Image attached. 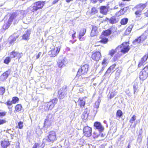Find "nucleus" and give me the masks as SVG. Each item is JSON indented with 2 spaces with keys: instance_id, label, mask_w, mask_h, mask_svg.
I'll return each mask as SVG.
<instances>
[{
  "instance_id": "603ef678",
  "label": "nucleus",
  "mask_w": 148,
  "mask_h": 148,
  "mask_svg": "<svg viewBox=\"0 0 148 148\" xmlns=\"http://www.w3.org/2000/svg\"><path fill=\"white\" fill-rule=\"evenodd\" d=\"M141 11H140L139 10H138L136 11L135 12V14L136 15H140V13Z\"/></svg>"
},
{
  "instance_id": "79ce46f5",
  "label": "nucleus",
  "mask_w": 148,
  "mask_h": 148,
  "mask_svg": "<svg viewBox=\"0 0 148 148\" xmlns=\"http://www.w3.org/2000/svg\"><path fill=\"white\" fill-rule=\"evenodd\" d=\"M136 119V116L135 115H134L133 116L131 119L130 120V122L133 123L134 121H135Z\"/></svg>"
},
{
  "instance_id": "774afa93",
  "label": "nucleus",
  "mask_w": 148,
  "mask_h": 148,
  "mask_svg": "<svg viewBox=\"0 0 148 148\" xmlns=\"http://www.w3.org/2000/svg\"><path fill=\"white\" fill-rule=\"evenodd\" d=\"M123 1H130V0H122Z\"/></svg>"
},
{
  "instance_id": "4468645a",
  "label": "nucleus",
  "mask_w": 148,
  "mask_h": 148,
  "mask_svg": "<svg viewBox=\"0 0 148 148\" xmlns=\"http://www.w3.org/2000/svg\"><path fill=\"white\" fill-rule=\"evenodd\" d=\"M58 99L55 98L48 103L47 106H49V109L51 110L54 107L55 105L57 103Z\"/></svg>"
},
{
  "instance_id": "ea45409f",
  "label": "nucleus",
  "mask_w": 148,
  "mask_h": 148,
  "mask_svg": "<svg viewBox=\"0 0 148 148\" xmlns=\"http://www.w3.org/2000/svg\"><path fill=\"white\" fill-rule=\"evenodd\" d=\"M5 88L3 87H0V94L1 95H3L4 93L5 92Z\"/></svg>"
},
{
  "instance_id": "423d86ee",
  "label": "nucleus",
  "mask_w": 148,
  "mask_h": 148,
  "mask_svg": "<svg viewBox=\"0 0 148 148\" xmlns=\"http://www.w3.org/2000/svg\"><path fill=\"white\" fill-rule=\"evenodd\" d=\"M88 68V65L85 64L82 66L77 72V75L80 76L81 75L85 74L87 73Z\"/></svg>"
},
{
  "instance_id": "f257e3e1",
  "label": "nucleus",
  "mask_w": 148,
  "mask_h": 148,
  "mask_svg": "<svg viewBox=\"0 0 148 148\" xmlns=\"http://www.w3.org/2000/svg\"><path fill=\"white\" fill-rule=\"evenodd\" d=\"M129 50L130 48L127 42L123 43L116 49V51H118V53L119 55L121 54V53H127Z\"/></svg>"
},
{
  "instance_id": "864d4df0",
  "label": "nucleus",
  "mask_w": 148,
  "mask_h": 148,
  "mask_svg": "<svg viewBox=\"0 0 148 148\" xmlns=\"http://www.w3.org/2000/svg\"><path fill=\"white\" fill-rule=\"evenodd\" d=\"M106 67V66H103L101 70L99 71V73H102V72L104 70L105 68Z\"/></svg>"
},
{
  "instance_id": "393cba45",
  "label": "nucleus",
  "mask_w": 148,
  "mask_h": 148,
  "mask_svg": "<svg viewBox=\"0 0 148 148\" xmlns=\"http://www.w3.org/2000/svg\"><path fill=\"white\" fill-rule=\"evenodd\" d=\"M18 37V36L16 35V34H14L13 35L10 36L9 38V40L10 41V43L12 44L15 41L16 38Z\"/></svg>"
},
{
  "instance_id": "b1692460",
  "label": "nucleus",
  "mask_w": 148,
  "mask_h": 148,
  "mask_svg": "<svg viewBox=\"0 0 148 148\" xmlns=\"http://www.w3.org/2000/svg\"><path fill=\"white\" fill-rule=\"evenodd\" d=\"M115 27H112L110 28V29H108L104 31L103 32V34L105 36H108L110 35L112 32L113 29H114Z\"/></svg>"
},
{
  "instance_id": "49530a36",
  "label": "nucleus",
  "mask_w": 148,
  "mask_h": 148,
  "mask_svg": "<svg viewBox=\"0 0 148 148\" xmlns=\"http://www.w3.org/2000/svg\"><path fill=\"white\" fill-rule=\"evenodd\" d=\"M23 122L21 121L19 122L18 123V126L20 129H22L23 127Z\"/></svg>"
},
{
  "instance_id": "f8f14e48",
  "label": "nucleus",
  "mask_w": 148,
  "mask_h": 148,
  "mask_svg": "<svg viewBox=\"0 0 148 148\" xmlns=\"http://www.w3.org/2000/svg\"><path fill=\"white\" fill-rule=\"evenodd\" d=\"M101 57V53L98 51L93 52L91 58L93 60L98 61L100 59Z\"/></svg>"
},
{
  "instance_id": "f704fd0d",
  "label": "nucleus",
  "mask_w": 148,
  "mask_h": 148,
  "mask_svg": "<svg viewBox=\"0 0 148 148\" xmlns=\"http://www.w3.org/2000/svg\"><path fill=\"white\" fill-rule=\"evenodd\" d=\"M100 102L101 100L100 99H98L97 101H96L95 103L94 107L96 108H98Z\"/></svg>"
},
{
  "instance_id": "0e129e2a",
  "label": "nucleus",
  "mask_w": 148,
  "mask_h": 148,
  "mask_svg": "<svg viewBox=\"0 0 148 148\" xmlns=\"http://www.w3.org/2000/svg\"><path fill=\"white\" fill-rule=\"evenodd\" d=\"M59 0H54L53 1V3H56Z\"/></svg>"
},
{
  "instance_id": "6e6d98bb",
  "label": "nucleus",
  "mask_w": 148,
  "mask_h": 148,
  "mask_svg": "<svg viewBox=\"0 0 148 148\" xmlns=\"http://www.w3.org/2000/svg\"><path fill=\"white\" fill-rule=\"evenodd\" d=\"M39 146V144L38 143H36L33 146L32 148H37Z\"/></svg>"
},
{
  "instance_id": "dca6fc26",
  "label": "nucleus",
  "mask_w": 148,
  "mask_h": 148,
  "mask_svg": "<svg viewBox=\"0 0 148 148\" xmlns=\"http://www.w3.org/2000/svg\"><path fill=\"white\" fill-rule=\"evenodd\" d=\"M66 94V90L65 89L62 88L60 89L58 92V97L60 99H63Z\"/></svg>"
},
{
  "instance_id": "20e7f679",
  "label": "nucleus",
  "mask_w": 148,
  "mask_h": 148,
  "mask_svg": "<svg viewBox=\"0 0 148 148\" xmlns=\"http://www.w3.org/2000/svg\"><path fill=\"white\" fill-rule=\"evenodd\" d=\"M57 139V138L55 132L53 131H51L49 132L47 137L44 140H46L48 142L53 143Z\"/></svg>"
},
{
  "instance_id": "bf43d9fd",
  "label": "nucleus",
  "mask_w": 148,
  "mask_h": 148,
  "mask_svg": "<svg viewBox=\"0 0 148 148\" xmlns=\"http://www.w3.org/2000/svg\"><path fill=\"white\" fill-rule=\"evenodd\" d=\"M74 33L72 35V38L74 39V37H75V34H76V32H74Z\"/></svg>"
},
{
  "instance_id": "052dcab7",
  "label": "nucleus",
  "mask_w": 148,
  "mask_h": 148,
  "mask_svg": "<svg viewBox=\"0 0 148 148\" xmlns=\"http://www.w3.org/2000/svg\"><path fill=\"white\" fill-rule=\"evenodd\" d=\"M12 106H9V107H8V108L9 109V110L10 111L12 110Z\"/></svg>"
},
{
  "instance_id": "2eb2a0df",
  "label": "nucleus",
  "mask_w": 148,
  "mask_h": 148,
  "mask_svg": "<svg viewBox=\"0 0 148 148\" xmlns=\"http://www.w3.org/2000/svg\"><path fill=\"white\" fill-rule=\"evenodd\" d=\"M23 56L22 53H19L17 52L12 51L10 54L11 57L13 58H16L20 59Z\"/></svg>"
},
{
  "instance_id": "a211bd4d",
  "label": "nucleus",
  "mask_w": 148,
  "mask_h": 148,
  "mask_svg": "<svg viewBox=\"0 0 148 148\" xmlns=\"http://www.w3.org/2000/svg\"><path fill=\"white\" fill-rule=\"evenodd\" d=\"M94 126L96 129L98 130L99 131L102 132L104 130L103 127L99 122H95L94 124Z\"/></svg>"
},
{
  "instance_id": "4d7b16f0",
  "label": "nucleus",
  "mask_w": 148,
  "mask_h": 148,
  "mask_svg": "<svg viewBox=\"0 0 148 148\" xmlns=\"http://www.w3.org/2000/svg\"><path fill=\"white\" fill-rule=\"evenodd\" d=\"M41 52H40L38 53V55L36 56V59H38L40 57V56L41 54Z\"/></svg>"
},
{
  "instance_id": "c03bdc74",
  "label": "nucleus",
  "mask_w": 148,
  "mask_h": 148,
  "mask_svg": "<svg viewBox=\"0 0 148 148\" xmlns=\"http://www.w3.org/2000/svg\"><path fill=\"white\" fill-rule=\"evenodd\" d=\"M108 41V40L106 38H103L101 40H100V42L102 43H106Z\"/></svg>"
},
{
  "instance_id": "ddd939ff",
  "label": "nucleus",
  "mask_w": 148,
  "mask_h": 148,
  "mask_svg": "<svg viewBox=\"0 0 148 148\" xmlns=\"http://www.w3.org/2000/svg\"><path fill=\"white\" fill-rule=\"evenodd\" d=\"M87 98L85 97H82L79 98L77 103L78 105L80 106V107L83 108L85 104L86 100ZM76 103V102L75 101Z\"/></svg>"
},
{
  "instance_id": "8fccbe9b",
  "label": "nucleus",
  "mask_w": 148,
  "mask_h": 148,
  "mask_svg": "<svg viewBox=\"0 0 148 148\" xmlns=\"http://www.w3.org/2000/svg\"><path fill=\"white\" fill-rule=\"evenodd\" d=\"M87 109H86L83 112V114L84 116H87L88 113H87Z\"/></svg>"
},
{
  "instance_id": "aec40b11",
  "label": "nucleus",
  "mask_w": 148,
  "mask_h": 148,
  "mask_svg": "<svg viewBox=\"0 0 148 148\" xmlns=\"http://www.w3.org/2000/svg\"><path fill=\"white\" fill-rule=\"evenodd\" d=\"M146 4L140 3L136 5L134 8L136 9H137V10L142 11L146 7Z\"/></svg>"
},
{
  "instance_id": "09e8293b",
  "label": "nucleus",
  "mask_w": 148,
  "mask_h": 148,
  "mask_svg": "<svg viewBox=\"0 0 148 148\" xmlns=\"http://www.w3.org/2000/svg\"><path fill=\"white\" fill-rule=\"evenodd\" d=\"M13 103L12 102V101H8L7 102H6L5 104L7 105L8 106H11L12 105V104Z\"/></svg>"
},
{
  "instance_id": "de8ad7c7",
  "label": "nucleus",
  "mask_w": 148,
  "mask_h": 148,
  "mask_svg": "<svg viewBox=\"0 0 148 148\" xmlns=\"http://www.w3.org/2000/svg\"><path fill=\"white\" fill-rule=\"evenodd\" d=\"M6 122V121L5 119H0V125L5 123Z\"/></svg>"
},
{
  "instance_id": "f03ea898",
  "label": "nucleus",
  "mask_w": 148,
  "mask_h": 148,
  "mask_svg": "<svg viewBox=\"0 0 148 148\" xmlns=\"http://www.w3.org/2000/svg\"><path fill=\"white\" fill-rule=\"evenodd\" d=\"M18 17V14L17 13H14L12 14L9 17L7 23H5L3 25V28L5 29H8L14 20H15L16 21H18L19 19Z\"/></svg>"
},
{
  "instance_id": "39448f33",
  "label": "nucleus",
  "mask_w": 148,
  "mask_h": 148,
  "mask_svg": "<svg viewBox=\"0 0 148 148\" xmlns=\"http://www.w3.org/2000/svg\"><path fill=\"white\" fill-rule=\"evenodd\" d=\"M148 68L147 66L145 67L140 73L139 77L140 79L143 80L147 77Z\"/></svg>"
},
{
  "instance_id": "6e6552de",
  "label": "nucleus",
  "mask_w": 148,
  "mask_h": 148,
  "mask_svg": "<svg viewBox=\"0 0 148 148\" xmlns=\"http://www.w3.org/2000/svg\"><path fill=\"white\" fill-rule=\"evenodd\" d=\"M60 47L58 46L52 49L48 52L49 55L51 57L56 56L59 53L60 50Z\"/></svg>"
},
{
  "instance_id": "a19ab883",
  "label": "nucleus",
  "mask_w": 148,
  "mask_h": 148,
  "mask_svg": "<svg viewBox=\"0 0 148 148\" xmlns=\"http://www.w3.org/2000/svg\"><path fill=\"white\" fill-rule=\"evenodd\" d=\"M116 66L115 64H113L109 68L112 71V72H113L114 71L115 67Z\"/></svg>"
},
{
  "instance_id": "13d9d810",
  "label": "nucleus",
  "mask_w": 148,
  "mask_h": 148,
  "mask_svg": "<svg viewBox=\"0 0 148 148\" xmlns=\"http://www.w3.org/2000/svg\"><path fill=\"white\" fill-rule=\"evenodd\" d=\"M59 80L60 81V82H59V81H58V78H57L56 79V82H58V83H60V82L62 81V79H59Z\"/></svg>"
},
{
  "instance_id": "72a5a7b5",
  "label": "nucleus",
  "mask_w": 148,
  "mask_h": 148,
  "mask_svg": "<svg viewBox=\"0 0 148 148\" xmlns=\"http://www.w3.org/2000/svg\"><path fill=\"white\" fill-rule=\"evenodd\" d=\"M19 100V99L17 97H14L12 98V101L13 103H16Z\"/></svg>"
},
{
  "instance_id": "2f4dec72",
  "label": "nucleus",
  "mask_w": 148,
  "mask_h": 148,
  "mask_svg": "<svg viewBox=\"0 0 148 148\" xmlns=\"http://www.w3.org/2000/svg\"><path fill=\"white\" fill-rule=\"evenodd\" d=\"M128 19L127 18H123L121 20V23L122 25H125L127 23Z\"/></svg>"
},
{
  "instance_id": "5701e85b",
  "label": "nucleus",
  "mask_w": 148,
  "mask_h": 148,
  "mask_svg": "<svg viewBox=\"0 0 148 148\" xmlns=\"http://www.w3.org/2000/svg\"><path fill=\"white\" fill-rule=\"evenodd\" d=\"M86 32V29H82L80 30L79 36V39L80 40L82 41L84 40L83 38H82V37L84 35Z\"/></svg>"
},
{
  "instance_id": "c85d7f7f",
  "label": "nucleus",
  "mask_w": 148,
  "mask_h": 148,
  "mask_svg": "<svg viewBox=\"0 0 148 148\" xmlns=\"http://www.w3.org/2000/svg\"><path fill=\"white\" fill-rule=\"evenodd\" d=\"M138 84L136 82H135L134 86H133V89H134V94H135L136 93H137L138 92Z\"/></svg>"
},
{
  "instance_id": "338daca9",
  "label": "nucleus",
  "mask_w": 148,
  "mask_h": 148,
  "mask_svg": "<svg viewBox=\"0 0 148 148\" xmlns=\"http://www.w3.org/2000/svg\"><path fill=\"white\" fill-rule=\"evenodd\" d=\"M98 136V135H97L94 136V138H95V137H97Z\"/></svg>"
},
{
  "instance_id": "680f3d73",
  "label": "nucleus",
  "mask_w": 148,
  "mask_h": 148,
  "mask_svg": "<svg viewBox=\"0 0 148 148\" xmlns=\"http://www.w3.org/2000/svg\"><path fill=\"white\" fill-rule=\"evenodd\" d=\"M117 130V128L116 127L115 128H114V130H113V133H115L116 131Z\"/></svg>"
},
{
  "instance_id": "e433bc0d",
  "label": "nucleus",
  "mask_w": 148,
  "mask_h": 148,
  "mask_svg": "<svg viewBox=\"0 0 148 148\" xmlns=\"http://www.w3.org/2000/svg\"><path fill=\"white\" fill-rule=\"evenodd\" d=\"M11 60L10 58L9 57H6L4 60V62L6 64H8Z\"/></svg>"
},
{
  "instance_id": "9d476101",
  "label": "nucleus",
  "mask_w": 148,
  "mask_h": 148,
  "mask_svg": "<svg viewBox=\"0 0 148 148\" xmlns=\"http://www.w3.org/2000/svg\"><path fill=\"white\" fill-rule=\"evenodd\" d=\"M83 131L85 136L89 137L91 135L92 128L91 127L88 126H85L83 128Z\"/></svg>"
},
{
  "instance_id": "c9c22d12",
  "label": "nucleus",
  "mask_w": 148,
  "mask_h": 148,
  "mask_svg": "<svg viewBox=\"0 0 148 148\" xmlns=\"http://www.w3.org/2000/svg\"><path fill=\"white\" fill-rule=\"evenodd\" d=\"M117 92L115 91L111 92L110 95V99H112L117 94Z\"/></svg>"
},
{
  "instance_id": "7c9ffc66",
  "label": "nucleus",
  "mask_w": 148,
  "mask_h": 148,
  "mask_svg": "<svg viewBox=\"0 0 148 148\" xmlns=\"http://www.w3.org/2000/svg\"><path fill=\"white\" fill-rule=\"evenodd\" d=\"M123 115L122 112L120 110H118L116 113V116L117 117H119L120 118Z\"/></svg>"
},
{
  "instance_id": "9b49d317",
  "label": "nucleus",
  "mask_w": 148,
  "mask_h": 148,
  "mask_svg": "<svg viewBox=\"0 0 148 148\" xmlns=\"http://www.w3.org/2000/svg\"><path fill=\"white\" fill-rule=\"evenodd\" d=\"M54 119V116L51 114H48L47 117V118L45 120V123L47 125H50Z\"/></svg>"
},
{
  "instance_id": "4be33fe9",
  "label": "nucleus",
  "mask_w": 148,
  "mask_h": 148,
  "mask_svg": "<svg viewBox=\"0 0 148 148\" xmlns=\"http://www.w3.org/2000/svg\"><path fill=\"white\" fill-rule=\"evenodd\" d=\"M100 10L101 13L106 15L108 11V8L106 6H102L100 7Z\"/></svg>"
},
{
  "instance_id": "37998d69",
  "label": "nucleus",
  "mask_w": 148,
  "mask_h": 148,
  "mask_svg": "<svg viewBox=\"0 0 148 148\" xmlns=\"http://www.w3.org/2000/svg\"><path fill=\"white\" fill-rule=\"evenodd\" d=\"M116 52H118V51H116V49L115 50L112 49L110 51L109 54L110 55L112 56Z\"/></svg>"
},
{
  "instance_id": "6ab92c4d",
  "label": "nucleus",
  "mask_w": 148,
  "mask_h": 148,
  "mask_svg": "<svg viewBox=\"0 0 148 148\" xmlns=\"http://www.w3.org/2000/svg\"><path fill=\"white\" fill-rule=\"evenodd\" d=\"M148 57V55H147L144 56L143 58H142L139 62V63L138 65V67H140L147 60Z\"/></svg>"
},
{
  "instance_id": "473e14b6",
  "label": "nucleus",
  "mask_w": 148,
  "mask_h": 148,
  "mask_svg": "<svg viewBox=\"0 0 148 148\" xmlns=\"http://www.w3.org/2000/svg\"><path fill=\"white\" fill-rule=\"evenodd\" d=\"M110 22L112 24H114L116 23V21L114 17L113 16L109 20Z\"/></svg>"
},
{
  "instance_id": "58836bf2",
  "label": "nucleus",
  "mask_w": 148,
  "mask_h": 148,
  "mask_svg": "<svg viewBox=\"0 0 148 148\" xmlns=\"http://www.w3.org/2000/svg\"><path fill=\"white\" fill-rule=\"evenodd\" d=\"M107 64V60L106 58L104 59L102 62V64L103 65V66H106Z\"/></svg>"
},
{
  "instance_id": "e2e57ef3",
  "label": "nucleus",
  "mask_w": 148,
  "mask_h": 148,
  "mask_svg": "<svg viewBox=\"0 0 148 148\" xmlns=\"http://www.w3.org/2000/svg\"><path fill=\"white\" fill-rule=\"evenodd\" d=\"M114 61H116L117 60V58L116 57H114L113 58Z\"/></svg>"
},
{
  "instance_id": "69168bd1",
  "label": "nucleus",
  "mask_w": 148,
  "mask_h": 148,
  "mask_svg": "<svg viewBox=\"0 0 148 148\" xmlns=\"http://www.w3.org/2000/svg\"><path fill=\"white\" fill-rule=\"evenodd\" d=\"M73 0H66V1L67 3H69L71 1H72Z\"/></svg>"
},
{
  "instance_id": "1a4fd4ad",
  "label": "nucleus",
  "mask_w": 148,
  "mask_h": 148,
  "mask_svg": "<svg viewBox=\"0 0 148 148\" xmlns=\"http://www.w3.org/2000/svg\"><path fill=\"white\" fill-rule=\"evenodd\" d=\"M147 38L145 34H142L137 38L135 39L133 41V44L136 45L137 44L140 43L144 41Z\"/></svg>"
},
{
  "instance_id": "3c124183",
  "label": "nucleus",
  "mask_w": 148,
  "mask_h": 148,
  "mask_svg": "<svg viewBox=\"0 0 148 148\" xmlns=\"http://www.w3.org/2000/svg\"><path fill=\"white\" fill-rule=\"evenodd\" d=\"M91 1L93 3H96L97 1H99L100 2H102L104 0H91Z\"/></svg>"
},
{
  "instance_id": "f3484780",
  "label": "nucleus",
  "mask_w": 148,
  "mask_h": 148,
  "mask_svg": "<svg viewBox=\"0 0 148 148\" xmlns=\"http://www.w3.org/2000/svg\"><path fill=\"white\" fill-rule=\"evenodd\" d=\"M10 70H8L3 73L1 76V80L3 81L6 79L10 73Z\"/></svg>"
},
{
  "instance_id": "412c9836",
  "label": "nucleus",
  "mask_w": 148,
  "mask_h": 148,
  "mask_svg": "<svg viewBox=\"0 0 148 148\" xmlns=\"http://www.w3.org/2000/svg\"><path fill=\"white\" fill-rule=\"evenodd\" d=\"M97 27L95 26L92 27V30L91 33V36H94L98 34Z\"/></svg>"
},
{
  "instance_id": "a18cd8bd",
  "label": "nucleus",
  "mask_w": 148,
  "mask_h": 148,
  "mask_svg": "<svg viewBox=\"0 0 148 148\" xmlns=\"http://www.w3.org/2000/svg\"><path fill=\"white\" fill-rule=\"evenodd\" d=\"M111 72H112V71L109 68H108L107 71L105 73V75L108 76L109 75L110 73Z\"/></svg>"
},
{
  "instance_id": "4c0bfd02",
  "label": "nucleus",
  "mask_w": 148,
  "mask_h": 148,
  "mask_svg": "<svg viewBox=\"0 0 148 148\" xmlns=\"http://www.w3.org/2000/svg\"><path fill=\"white\" fill-rule=\"evenodd\" d=\"M91 12L92 14H95L98 12V10L96 8L93 7L91 10Z\"/></svg>"
},
{
  "instance_id": "c756f323",
  "label": "nucleus",
  "mask_w": 148,
  "mask_h": 148,
  "mask_svg": "<svg viewBox=\"0 0 148 148\" xmlns=\"http://www.w3.org/2000/svg\"><path fill=\"white\" fill-rule=\"evenodd\" d=\"M21 104H18L15 107V110L17 112H19L21 110Z\"/></svg>"
},
{
  "instance_id": "bb28decb",
  "label": "nucleus",
  "mask_w": 148,
  "mask_h": 148,
  "mask_svg": "<svg viewBox=\"0 0 148 148\" xmlns=\"http://www.w3.org/2000/svg\"><path fill=\"white\" fill-rule=\"evenodd\" d=\"M10 145L8 141H3L1 143V145L3 148H7V147Z\"/></svg>"
},
{
  "instance_id": "0eeeda50",
  "label": "nucleus",
  "mask_w": 148,
  "mask_h": 148,
  "mask_svg": "<svg viewBox=\"0 0 148 148\" xmlns=\"http://www.w3.org/2000/svg\"><path fill=\"white\" fill-rule=\"evenodd\" d=\"M57 62L58 65L59 67H63L65 66L67 63L66 59L65 58L60 56Z\"/></svg>"
},
{
  "instance_id": "7ed1b4c3",
  "label": "nucleus",
  "mask_w": 148,
  "mask_h": 148,
  "mask_svg": "<svg viewBox=\"0 0 148 148\" xmlns=\"http://www.w3.org/2000/svg\"><path fill=\"white\" fill-rule=\"evenodd\" d=\"M44 1H39L35 2L32 7H30L28 9L31 10L32 12H34V11L42 9L45 4Z\"/></svg>"
},
{
  "instance_id": "5fc2aeb1",
  "label": "nucleus",
  "mask_w": 148,
  "mask_h": 148,
  "mask_svg": "<svg viewBox=\"0 0 148 148\" xmlns=\"http://www.w3.org/2000/svg\"><path fill=\"white\" fill-rule=\"evenodd\" d=\"M6 113V112H0V116H5Z\"/></svg>"
},
{
  "instance_id": "cd10ccee",
  "label": "nucleus",
  "mask_w": 148,
  "mask_h": 148,
  "mask_svg": "<svg viewBox=\"0 0 148 148\" xmlns=\"http://www.w3.org/2000/svg\"><path fill=\"white\" fill-rule=\"evenodd\" d=\"M133 27V25L132 24H131L129 26L125 31L126 34H129L130 33Z\"/></svg>"
},
{
  "instance_id": "a878e982",
  "label": "nucleus",
  "mask_w": 148,
  "mask_h": 148,
  "mask_svg": "<svg viewBox=\"0 0 148 148\" xmlns=\"http://www.w3.org/2000/svg\"><path fill=\"white\" fill-rule=\"evenodd\" d=\"M31 31L30 30H27L25 34L22 36V38L24 40H27L29 39Z\"/></svg>"
}]
</instances>
